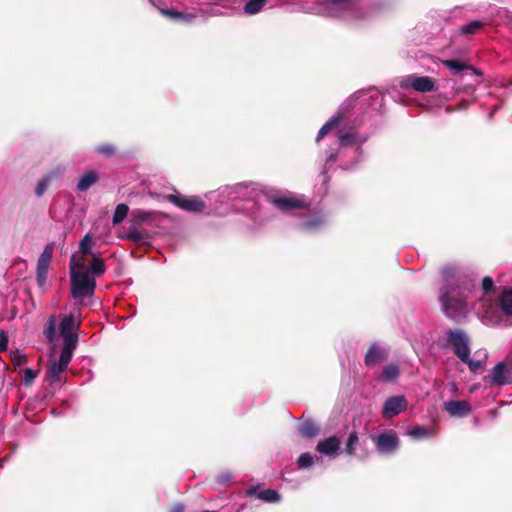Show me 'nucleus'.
Listing matches in <instances>:
<instances>
[{
    "label": "nucleus",
    "instance_id": "1",
    "mask_svg": "<svg viewBox=\"0 0 512 512\" xmlns=\"http://www.w3.org/2000/svg\"><path fill=\"white\" fill-rule=\"evenodd\" d=\"M369 135L360 133L354 126L341 127L335 135L329 136L330 144L321 153L320 160L323 162L322 174L327 173V168L338 162L343 170H351L362 160V145L368 140ZM326 176H324V181Z\"/></svg>",
    "mask_w": 512,
    "mask_h": 512
},
{
    "label": "nucleus",
    "instance_id": "2",
    "mask_svg": "<svg viewBox=\"0 0 512 512\" xmlns=\"http://www.w3.org/2000/svg\"><path fill=\"white\" fill-rule=\"evenodd\" d=\"M443 285L439 301L444 314L453 320L465 318L469 312L467 299L474 289L473 282L458 267L445 265L441 270Z\"/></svg>",
    "mask_w": 512,
    "mask_h": 512
},
{
    "label": "nucleus",
    "instance_id": "3",
    "mask_svg": "<svg viewBox=\"0 0 512 512\" xmlns=\"http://www.w3.org/2000/svg\"><path fill=\"white\" fill-rule=\"evenodd\" d=\"M105 270L104 261L98 255H93L90 272L70 274L72 297L81 301L91 297L96 289L95 278L103 275Z\"/></svg>",
    "mask_w": 512,
    "mask_h": 512
},
{
    "label": "nucleus",
    "instance_id": "4",
    "mask_svg": "<svg viewBox=\"0 0 512 512\" xmlns=\"http://www.w3.org/2000/svg\"><path fill=\"white\" fill-rule=\"evenodd\" d=\"M303 204L300 198L291 195L272 198L267 200L266 204L253 203L252 207L256 208V211L252 214V220L257 225H263L270 220L269 210L271 207L287 212L301 208Z\"/></svg>",
    "mask_w": 512,
    "mask_h": 512
},
{
    "label": "nucleus",
    "instance_id": "5",
    "mask_svg": "<svg viewBox=\"0 0 512 512\" xmlns=\"http://www.w3.org/2000/svg\"><path fill=\"white\" fill-rule=\"evenodd\" d=\"M256 191V186L253 183H237L220 188L217 192V196L220 198V203L235 200H245L251 202L247 209L251 210L250 217L252 218L253 212L256 211V208L252 207L253 203H255L254 199L256 196Z\"/></svg>",
    "mask_w": 512,
    "mask_h": 512
},
{
    "label": "nucleus",
    "instance_id": "6",
    "mask_svg": "<svg viewBox=\"0 0 512 512\" xmlns=\"http://www.w3.org/2000/svg\"><path fill=\"white\" fill-rule=\"evenodd\" d=\"M443 345L450 346L461 361H466L470 355L468 335L461 329H447L443 337Z\"/></svg>",
    "mask_w": 512,
    "mask_h": 512
},
{
    "label": "nucleus",
    "instance_id": "7",
    "mask_svg": "<svg viewBox=\"0 0 512 512\" xmlns=\"http://www.w3.org/2000/svg\"><path fill=\"white\" fill-rule=\"evenodd\" d=\"M330 216L323 209L309 210L298 223V228L304 232H318L328 225Z\"/></svg>",
    "mask_w": 512,
    "mask_h": 512
},
{
    "label": "nucleus",
    "instance_id": "8",
    "mask_svg": "<svg viewBox=\"0 0 512 512\" xmlns=\"http://www.w3.org/2000/svg\"><path fill=\"white\" fill-rule=\"evenodd\" d=\"M400 87L403 89L412 88L421 93L433 92L437 90L436 80L428 76H417L414 74L402 77Z\"/></svg>",
    "mask_w": 512,
    "mask_h": 512
},
{
    "label": "nucleus",
    "instance_id": "9",
    "mask_svg": "<svg viewBox=\"0 0 512 512\" xmlns=\"http://www.w3.org/2000/svg\"><path fill=\"white\" fill-rule=\"evenodd\" d=\"M330 15L343 18H357V4L354 0H327Z\"/></svg>",
    "mask_w": 512,
    "mask_h": 512
},
{
    "label": "nucleus",
    "instance_id": "10",
    "mask_svg": "<svg viewBox=\"0 0 512 512\" xmlns=\"http://www.w3.org/2000/svg\"><path fill=\"white\" fill-rule=\"evenodd\" d=\"M167 200L180 209L193 213L202 212L206 207L205 203L198 196H184L176 193L168 195Z\"/></svg>",
    "mask_w": 512,
    "mask_h": 512
},
{
    "label": "nucleus",
    "instance_id": "11",
    "mask_svg": "<svg viewBox=\"0 0 512 512\" xmlns=\"http://www.w3.org/2000/svg\"><path fill=\"white\" fill-rule=\"evenodd\" d=\"M372 439L377 451L382 455H391L395 453L399 447V438L393 430L380 433Z\"/></svg>",
    "mask_w": 512,
    "mask_h": 512
},
{
    "label": "nucleus",
    "instance_id": "12",
    "mask_svg": "<svg viewBox=\"0 0 512 512\" xmlns=\"http://www.w3.org/2000/svg\"><path fill=\"white\" fill-rule=\"evenodd\" d=\"M407 407L408 401L404 395L388 397L382 407V416L385 419H391L404 412Z\"/></svg>",
    "mask_w": 512,
    "mask_h": 512
},
{
    "label": "nucleus",
    "instance_id": "13",
    "mask_svg": "<svg viewBox=\"0 0 512 512\" xmlns=\"http://www.w3.org/2000/svg\"><path fill=\"white\" fill-rule=\"evenodd\" d=\"M53 256V250L51 247L47 246L44 248L43 252L40 254L37 261L36 268V280L40 288H45L48 270L50 267L51 259Z\"/></svg>",
    "mask_w": 512,
    "mask_h": 512
},
{
    "label": "nucleus",
    "instance_id": "14",
    "mask_svg": "<svg viewBox=\"0 0 512 512\" xmlns=\"http://www.w3.org/2000/svg\"><path fill=\"white\" fill-rule=\"evenodd\" d=\"M491 385L512 384V370L504 362H498L489 374Z\"/></svg>",
    "mask_w": 512,
    "mask_h": 512
},
{
    "label": "nucleus",
    "instance_id": "15",
    "mask_svg": "<svg viewBox=\"0 0 512 512\" xmlns=\"http://www.w3.org/2000/svg\"><path fill=\"white\" fill-rule=\"evenodd\" d=\"M316 451L330 458H335L340 451V440L336 436H330L318 442Z\"/></svg>",
    "mask_w": 512,
    "mask_h": 512
},
{
    "label": "nucleus",
    "instance_id": "16",
    "mask_svg": "<svg viewBox=\"0 0 512 512\" xmlns=\"http://www.w3.org/2000/svg\"><path fill=\"white\" fill-rule=\"evenodd\" d=\"M388 357V351L378 344H372L365 354L364 362L368 367L375 366Z\"/></svg>",
    "mask_w": 512,
    "mask_h": 512
},
{
    "label": "nucleus",
    "instance_id": "17",
    "mask_svg": "<svg viewBox=\"0 0 512 512\" xmlns=\"http://www.w3.org/2000/svg\"><path fill=\"white\" fill-rule=\"evenodd\" d=\"M445 410L453 417H464L471 411V406L464 400H450L445 403Z\"/></svg>",
    "mask_w": 512,
    "mask_h": 512
},
{
    "label": "nucleus",
    "instance_id": "18",
    "mask_svg": "<svg viewBox=\"0 0 512 512\" xmlns=\"http://www.w3.org/2000/svg\"><path fill=\"white\" fill-rule=\"evenodd\" d=\"M87 255L74 253L70 258V274L71 273H87L90 272V266L86 259Z\"/></svg>",
    "mask_w": 512,
    "mask_h": 512
},
{
    "label": "nucleus",
    "instance_id": "19",
    "mask_svg": "<svg viewBox=\"0 0 512 512\" xmlns=\"http://www.w3.org/2000/svg\"><path fill=\"white\" fill-rule=\"evenodd\" d=\"M257 489H258L257 486H251L250 488H248L247 494L248 495L256 494L260 500L267 502V503H275V502L280 501V499H281L280 494L274 489H266V490H262L259 492H257Z\"/></svg>",
    "mask_w": 512,
    "mask_h": 512
},
{
    "label": "nucleus",
    "instance_id": "20",
    "mask_svg": "<svg viewBox=\"0 0 512 512\" xmlns=\"http://www.w3.org/2000/svg\"><path fill=\"white\" fill-rule=\"evenodd\" d=\"M99 180V173L94 170L85 171L77 183V190L80 192L87 191Z\"/></svg>",
    "mask_w": 512,
    "mask_h": 512
},
{
    "label": "nucleus",
    "instance_id": "21",
    "mask_svg": "<svg viewBox=\"0 0 512 512\" xmlns=\"http://www.w3.org/2000/svg\"><path fill=\"white\" fill-rule=\"evenodd\" d=\"M135 221L139 224H153L159 221L161 214L157 211H144L137 209L133 211Z\"/></svg>",
    "mask_w": 512,
    "mask_h": 512
},
{
    "label": "nucleus",
    "instance_id": "22",
    "mask_svg": "<svg viewBox=\"0 0 512 512\" xmlns=\"http://www.w3.org/2000/svg\"><path fill=\"white\" fill-rule=\"evenodd\" d=\"M125 238L137 243H147L150 240V234L132 224L125 233Z\"/></svg>",
    "mask_w": 512,
    "mask_h": 512
},
{
    "label": "nucleus",
    "instance_id": "23",
    "mask_svg": "<svg viewBox=\"0 0 512 512\" xmlns=\"http://www.w3.org/2000/svg\"><path fill=\"white\" fill-rule=\"evenodd\" d=\"M341 118L342 117L339 114L331 117L318 131L316 142L319 143L326 135L337 129L341 122Z\"/></svg>",
    "mask_w": 512,
    "mask_h": 512
},
{
    "label": "nucleus",
    "instance_id": "24",
    "mask_svg": "<svg viewBox=\"0 0 512 512\" xmlns=\"http://www.w3.org/2000/svg\"><path fill=\"white\" fill-rule=\"evenodd\" d=\"M68 366L62 364L60 361H54L50 363L46 377L51 382H57L60 379V375L67 369Z\"/></svg>",
    "mask_w": 512,
    "mask_h": 512
},
{
    "label": "nucleus",
    "instance_id": "25",
    "mask_svg": "<svg viewBox=\"0 0 512 512\" xmlns=\"http://www.w3.org/2000/svg\"><path fill=\"white\" fill-rule=\"evenodd\" d=\"M399 375L400 369L398 365L391 363L383 368L382 373L379 376V379L382 382H392L396 380L399 377Z\"/></svg>",
    "mask_w": 512,
    "mask_h": 512
},
{
    "label": "nucleus",
    "instance_id": "26",
    "mask_svg": "<svg viewBox=\"0 0 512 512\" xmlns=\"http://www.w3.org/2000/svg\"><path fill=\"white\" fill-rule=\"evenodd\" d=\"M444 66L449 68L451 71H453L455 74H458L464 70H470L474 74L481 75L480 72H478L477 69L473 68L472 66H468L464 64L463 62L456 61V60H445L443 61Z\"/></svg>",
    "mask_w": 512,
    "mask_h": 512
},
{
    "label": "nucleus",
    "instance_id": "27",
    "mask_svg": "<svg viewBox=\"0 0 512 512\" xmlns=\"http://www.w3.org/2000/svg\"><path fill=\"white\" fill-rule=\"evenodd\" d=\"M299 432L303 437L313 438L318 432V426L312 420H306L299 426Z\"/></svg>",
    "mask_w": 512,
    "mask_h": 512
},
{
    "label": "nucleus",
    "instance_id": "28",
    "mask_svg": "<svg viewBox=\"0 0 512 512\" xmlns=\"http://www.w3.org/2000/svg\"><path fill=\"white\" fill-rule=\"evenodd\" d=\"M265 4L266 0H245L243 11L247 15H255L262 10Z\"/></svg>",
    "mask_w": 512,
    "mask_h": 512
},
{
    "label": "nucleus",
    "instance_id": "29",
    "mask_svg": "<svg viewBox=\"0 0 512 512\" xmlns=\"http://www.w3.org/2000/svg\"><path fill=\"white\" fill-rule=\"evenodd\" d=\"M359 444V437L358 433L356 431H352L349 433V436L345 443V453L348 456L355 455V452L357 450Z\"/></svg>",
    "mask_w": 512,
    "mask_h": 512
},
{
    "label": "nucleus",
    "instance_id": "30",
    "mask_svg": "<svg viewBox=\"0 0 512 512\" xmlns=\"http://www.w3.org/2000/svg\"><path fill=\"white\" fill-rule=\"evenodd\" d=\"M74 328H75V321L73 316H66L62 319L60 323V333L62 337L68 336V335H74Z\"/></svg>",
    "mask_w": 512,
    "mask_h": 512
},
{
    "label": "nucleus",
    "instance_id": "31",
    "mask_svg": "<svg viewBox=\"0 0 512 512\" xmlns=\"http://www.w3.org/2000/svg\"><path fill=\"white\" fill-rule=\"evenodd\" d=\"M318 456H314L309 452L302 453L297 459V465L299 469L310 468L316 461H319Z\"/></svg>",
    "mask_w": 512,
    "mask_h": 512
},
{
    "label": "nucleus",
    "instance_id": "32",
    "mask_svg": "<svg viewBox=\"0 0 512 512\" xmlns=\"http://www.w3.org/2000/svg\"><path fill=\"white\" fill-rule=\"evenodd\" d=\"M92 237L90 234H86L79 243L78 253L83 255H89L93 259V255H97L92 251Z\"/></svg>",
    "mask_w": 512,
    "mask_h": 512
},
{
    "label": "nucleus",
    "instance_id": "33",
    "mask_svg": "<svg viewBox=\"0 0 512 512\" xmlns=\"http://www.w3.org/2000/svg\"><path fill=\"white\" fill-rule=\"evenodd\" d=\"M500 304L505 314L512 315V289H507L503 291L500 299Z\"/></svg>",
    "mask_w": 512,
    "mask_h": 512
},
{
    "label": "nucleus",
    "instance_id": "34",
    "mask_svg": "<svg viewBox=\"0 0 512 512\" xmlns=\"http://www.w3.org/2000/svg\"><path fill=\"white\" fill-rule=\"evenodd\" d=\"M408 435L414 439L432 436V432L423 426H413L408 430Z\"/></svg>",
    "mask_w": 512,
    "mask_h": 512
},
{
    "label": "nucleus",
    "instance_id": "35",
    "mask_svg": "<svg viewBox=\"0 0 512 512\" xmlns=\"http://www.w3.org/2000/svg\"><path fill=\"white\" fill-rule=\"evenodd\" d=\"M128 211H129V207L126 204H124V203L118 204L116 206L114 214H113V218H112L113 224H119L120 222H122L125 219V217L127 216Z\"/></svg>",
    "mask_w": 512,
    "mask_h": 512
},
{
    "label": "nucleus",
    "instance_id": "36",
    "mask_svg": "<svg viewBox=\"0 0 512 512\" xmlns=\"http://www.w3.org/2000/svg\"><path fill=\"white\" fill-rule=\"evenodd\" d=\"M44 335L49 342H53L56 333V322L54 316H51L44 327Z\"/></svg>",
    "mask_w": 512,
    "mask_h": 512
},
{
    "label": "nucleus",
    "instance_id": "37",
    "mask_svg": "<svg viewBox=\"0 0 512 512\" xmlns=\"http://www.w3.org/2000/svg\"><path fill=\"white\" fill-rule=\"evenodd\" d=\"M160 13L175 20L190 21L192 18L191 15H186L173 9H160Z\"/></svg>",
    "mask_w": 512,
    "mask_h": 512
},
{
    "label": "nucleus",
    "instance_id": "38",
    "mask_svg": "<svg viewBox=\"0 0 512 512\" xmlns=\"http://www.w3.org/2000/svg\"><path fill=\"white\" fill-rule=\"evenodd\" d=\"M483 26V22L473 20L460 28L462 34H474Z\"/></svg>",
    "mask_w": 512,
    "mask_h": 512
},
{
    "label": "nucleus",
    "instance_id": "39",
    "mask_svg": "<svg viewBox=\"0 0 512 512\" xmlns=\"http://www.w3.org/2000/svg\"><path fill=\"white\" fill-rule=\"evenodd\" d=\"M50 184V177L49 176H46L44 178H42L36 188H35V193L37 196H41L43 195V193L47 190L48 186Z\"/></svg>",
    "mask_w": 512,
    "mask_h": 512
},
{
    "label": "nucleus",
    "instance_id": "40",
    "mask_svg": "<svg viewBox=\"0 0 512 512\" xmlns=\"http://www.w3.org/2000/svg\"><path fill=\"white\" fill-rule=\"evenodd\" d=\"M73 352L74 351L70 350V348L63 347L58 361L68 366L73 357Z\"/></svg>",
    "mask_w": 512,
    "mask_h": 512
},
{
    "label": "nucleus",
    "instance_id": "41",
    "mask_svg": "<svg viewBox=\"0 0 512 512\" xmlns=\"http://www.w3.org/2000/svg\"><path fill=\"white\" fill-rule=\"evenodd\" d=\"M36 377H37V372L35 370H33L31 368H26L24 370V375H23L24 385L28 386V385L32 384Z\"/></svg>",
    "mask_w": 512,
    "mask_h": 512
},
{
    "label": "nucleus",
    "instance_id": "42",
    "mask_svg": "<svg viewBox=\"0 0 512 512\" xmlns=\"http://www.w3.org/2000/svg\"><path fill=\"white\" fill-rule=\"evenodd\" d=\"M64 345L63 347H68L70 350L74 351L78 342L77 334L64 336Z\"/></svg>",
    "mask_w": 512,
    "mask_h": 512
},
{
    "label": "nucleus",
    "instance_id": "43",
    "mask_svg": "<svg viewBox=\"0 0 512 512\" xmlns=\"http://www.w3.org/2000/svg\"><path fill=\"white\" fill-rule=\"evenodd\" d=\"M96 152L105 156H112L115 148L112 144H103L96 148Z\"/></svg>",
    "mask_w": 512,
    "mask_h": 512
},
{
    "label": "nucleus",
    "instance_id": "44",
    "mask_svg": "<svg viewBox=\"0 0 512 512\" xmlns=\"http://www.w3.org/2000/svg\"><path fill=\"white\" fill-rule=\"evenodd\" d=\"M11 360L15 366H21L27 362V357L25 354L17 351L12 354Z\"/></svg>",
    "mask_w": 512,
    "mask_h": 512
},
{
    "label": "nucleus",
    "instance_id": "45",
    "mask_svg": "<svg viewBox=\"0 0 512 512\" xmlns=\"http://www.w3.org/2000/svg\"><path fill=\"white\" fill-rule=\"evenodd\" d=\"M494 286L493 279L491 277H485L482 281V290L484 294L492 291Z\"/></svg>",
    "mask_w": 512,
    "mask_h": 512
},
{
    "label": "nucleus",
    "instance_id": "46",
    "mask_svg": "<svg viewBox=\"0 0 512 512\" xmlns=\"http://www.w3.org/2000/svg\"><path fill=\"white\" fill-rule=\"evenodd\" d=\"M8 341L7 333L4 330H0V353L7 350Z\"/></svg>",
    "mask_w": 512,
    "mask_h": 512
},
{
    "label": "nucleus",
    "instance_id": "47",
    "mask_svg": "<svg viewBox=\"0 0 512 512\" xmlns=\"http://www.w3.org/2000/svg\"><path fill=\"white\" fill-rule=\"evenodd\" d=\"M462 362L467 364L471 371H477L482 366V363L480 361H473L470 358V355H468V359L466 361H462Z\"/></svg>",
    "mask_w": 512,
    "mask_h": 512
},
{
    "label": "nucleus",
    "instance_id": "48",
    "mask_svg": "<svg viewBox=\"0 0 512 512\" xmlns=\"http://www.w3.org/2000/svg\"><path fill=\"white\" fill-rule=\"evenodd\" d=\"M170 512H184V505L177 504L171 509Z\"/></svg>",
    "mask_w": 512,
    "mask_h": 512
},
{
    "label": "nucleus",
    "instance_id": "49",
    "mask_svg": "<svg viewBox=\"0 0 512 512\" xmlns=\"http://www.w3.org/2000/svg\"><path fill=\"white\" fill-rule=\"evenodd\" d=\"M229 479H230V477L228 475L227 476H224V475L221 476V482L222 483H225V482L229 481Z\"/></svg>",
    "mask_w": 512,
    "mask_h": 512
},
{
    "label": "nucleus",
    "instance_id": "50",
    "mask_svg": "<svg viewBox=\"0 0 512 512\" xmlns=\"http://www.w3.org/2000/svg\"><path fill=\"white\" fill-rule=\"evenodd\" d=\"M375 100H380V101H382V100H383V97H382L381 95L376 94V96H375Z\"/></svg>",
    "mask_w": 512,
    "mask_h": 512
},
{
    "label": "nucleus",
    "instance_id": "51",
    "mask_svg": "<svg viewBox=\"0 0 512 512\" xmlns=\"http://www.w3.org/2000/svg\"><path fill=\"white\" fill-rule=\"evenodd\" d=\"M151 2L152 5H155V2L154 0H149Z\"/></svg>",
    "mask_w": 512,
    "mask_h": 512
}]
</instances>
